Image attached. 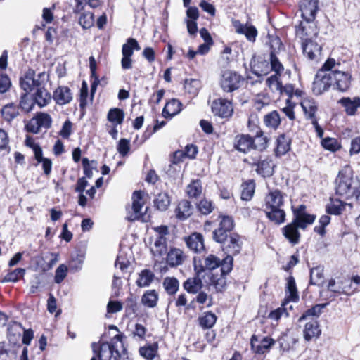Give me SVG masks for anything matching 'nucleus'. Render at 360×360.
Returning <instances> with one entry per match:
<instances>
[{
	"label": "nucleus",
	"instance_id": "61",
	"mask_svg": "<svg viewBox=\"0 0 360 360\" xmlns=\"http://www.w3.org/2000/svg\"><path fill=\"white\" fill-rule=\"evenodd\" d=\"M154 245L155 251L159 256L165 255L167 250L166 237L158 236L155 240Z\"/></svg>",
	"mask_w": 360,
	"mask_h": 360
},
{
	"label": "nucleus",
	"instance_id": "52",
	"mask_svg": "<svg viewBox=\"0 0 360 360\" xmlns=\"http://www.w3.org/2000/svg\"><path fill=\"white\" fill-rule=\"evenodd\" d=\"M158 342L149 345L148 346L141 347L139 349L140 355L147 360H153L158 354Z\"/></svg>",
	"mask_w": 360,
	"mask_h": 360
},
{
	"label": "nucleus",
	"instance_id": "20",
	"mask_svg": "<svg viewBox=\"0 0 360 360\" xmlns=\"http://www.w3.org/2000/svg\"><path fill=\"white\" fill-rule=\"evenodd\" d=\"M250 66L252 73L260 78L259 82H262V76L266 75L271 72L269 59L266 60L261 56L254 57L250 62Z\"/></svg>",
	"mask_w": 360,
	"mask_h": 360
},
{
	"label": "nucleus",
	"instance_id": "1",
	"mask_svg": "<svg viewBox=\"0 0 360 360\" xmlns=\"http://www.w3.org/2000/svg\"><path fill=\"white\" fill-rule=\"evenodd\" d=\"M218 227L212 231V239L221 245L226 255L221 259L212 253L203 256L215 257L219 261L218 270L226 278L233 269V257L240 253L243 246L242 237L234 232L235 221L233 216L220 212L217 217Z\"/></svg>",
	"mask_w": 360,
	"mask_h": 360
},
{
	"label": "nucleus",
	"instance_id": "13",
	"mask_svg": "<svg viewBox=\"0 0 360 360\" xmlns=\"http://www.w3.org/2000/svg\"><path fill=\"white\" fill-rule=\"evenodd\" d=\"M332 85V75L330 73H322L317 71L312 84V92L319 96L328 91Z\"/></svg>",
	"mask_w": 360,
	"mask_h": 360
},
{
	"label": "nucleus",
	"instance_id": "42",
	"mask_svg": "<svg viewBox=\"0 0 360 360\" xmlns=\"http://www.w3.org/2000/svg\"><path fill=\"white\" fill-rule=\"evenodd\" d=\"M269 65L271 72H274V74L283 75L285 68L277 56L274 48L271 49L269 53Z\"/></svg>",
	"mask_w": 360,
	"mask_h": 360
},
{
	"label": "nucleus",
	"instance_id": "27",
	"mask_svg": "<svg viewBox=\"0 0 360 360\" xmlns=\"http://www.w3.org/2000/svg\"><path fill=\"white\" fill-rule=\"evenodd\" d=\"M257 342V336L252 335L250 338L251 349L258 354H264L275 344V340L270 337H264L258 345L256 344Z\"/></svg>",
	"mask_w": 360,
	"mask_h": 360
},
{
	"label": "nucleus",
	"instance_id": "56",
	"mask_svg": "<svg viewBox=\"0 0 360 360\" xmlns=\"http://www.w3.org/2000/svg\"><path fill=\"white\" fill-rule=\"evenodd\" d=\"M281 76L273 74L266 78L265 81L266 86L272 92L278 91L282 85Z\"/></svg>",
	"mask_w": 360,
	"mask_h": 360
},
{
	"label": "nucleus",
	"instance_id": "39",
	"mask_svg": "<svg viewBox=\"0 0 360 360\" xmlns=\"http://www.w3.org/2000/svg\"><path fill=\"white\" fill-rule=\"evenodd\" d=\"M330 201L326 206V211L328 214L340 215L346 208L347 203L340 199L330 198Z\"/></svg>",
	"mask_w": 360,
	"mask_h": 360
},
{
	"label": "nucleus",
	"instance_id": "6",
	"mask_svg": "<svg viewBox=\"0 0 360 360\" xmlns=\"http://www.w3.org/2000/svg\"><path fill=\"white\" fill-rule=\"evenodd\" d=\"M243 161L251 167H255V172L264 179L272 176L275 172L276 166L271 155H266L264 158L261 155L250 156Z\"/></svg>",
	"mask_w": 360,
	"mask_h": 360
},
{
	"label": "nucleus",
	"instance_id": "64",
	"mask_svg": "<svg viewBox=\"0 0 360 360\" xmlns=\"http://www.w3.org/2000/svg\"><path fill=\"white\" fill-rule=\"evenodd\" d=\"M286 106L281 109L282 112L285 113V115L288 117V119L291 121H294L296 118L295 108L296 106V103L292 101L286 100L285 101Z\"/></svg>",
	"mask_w": 360,
	"mask_h": 360
},
{
	"label": "nucleus",
	"instance_id": "7",
	"mask_svg": "<svg viewBox=\"0 0 360 360\" xmlns=\"http://www.w3.org/2000/svg\"><path fill=\"white\" fill-rule=\"evenodd\" d=\"M52 118L49 114L44 112H37L25 125L26 131L32 134L39 133L41 128L48 129L52 125Z\"/></svg>",
	"mask_w": 360,
	"mask_h": 360
},
{
	"label": "nucleus",
	"instance_id": "59",
	"mask_svg": "<svg viewBox=\"0 0 360 360\" xmlns=\"http://www.w3.org/2000/svg\"><path fill=\"white\" fill-rule=\"evenodd\" d=\"M34 105L33 98L30 99L28 94L25 93L21 96L18 106L19 109L20 108L24 112L28 113L32 110Z\"/></svg>",
	"mask_w": 360,
	"mask_h": 360
},
{
	"label": "nucleus",
	"instance_id": "10",
	"mask_svg": "<svg viewBox=\"0 0 360 360\" xmlns=\"http://www.w3.org/2000/svg\"><path fill=\"white\" fill-rule=\"evenodd\" d=\"M295 33L302 42L310 39H316L319 34V28L314 21L308 22L307 20H303L295 25Z\"/></svg>",
	"mask_w": 360,
	"mask_h": 360
},
{
	"label": "nucleus",
	"instance_id": "19",
	"mask_svg": "<svg viewBox=\"0 0 360 360\" xmlns=\"http://www.w3.org/2000/svg\"><path fill=\"white\" fill-rule=\"evenodd\" d=\"M292 141L289 134L283 132L278 134L275 142L274 155L281 158L287 154L291 150Z\"/></svg>",
	"mask_w": 360,
	"mask_h": 360
},
{
	"label": "nucleus",
	"instance_id": "53",
	"mask_svg": "<svg viewBox=\"0 0 360 360\" xmlns=\"http://www.w3.org/2000/svg\"><path fill=\"white\" fill-rule=\"evenodd\" d=\"M280 349L283 352H288L297 343V340L292 336L284 335L278 339Z\"/></svg>",
	"mask_w": 360,
	"mask_h": 360
},
{
	"label": "nucleus",
	"instance_id": "51",
	"mask_svg": "<svg viewBox=\"0 0 360 360\" xmlns=\"http://www.w3.org/2000/svg\"><path fill=\"white\" fill-rule=\"evenodd\" d=\"M321 146L327 150L335 153L341 149V143L335 138L326 137L321 139Z\"/></svg>",
	"mask_w": 360,
	"mask_h": 360
},
{
	"label": "nucleus",
	"instance_id": "54",
	"mask_svg": "<svg viewBox=\"0 0 360 360\" xmlns=\"http://www.w3.org/2000/svg\"><path fill=\"white\" fill-rule=\"evenodd\" d=\"M323 266H317L310 270V283L311 285H320L323 280Z\"/></svg>",
	"mask_w": 360,
	"mask_h": 360
},
{
	"label": "nucleus",
	"instance_id": "29",
	"mask_svg": "<svg viewBox=\"0 0 360 360\" xmlns=\"http://www.w3.org/2000/svg\"><path fill=\"white\" fill-rule=\"evenodd\" d=\"M186 259L184 252L180 248L172 247L167 253L166 262L170 267L183 264Z\"/></svg>",
	"mask_w": 360,
	"mask_h": 360
},
{
	"label": "nucleus",
	"instance_id": "38",
	"mask_svg": "<svg viewBox=\"0 0 360 360\" xmlns=\"http://www.w3.org/2000/svg\"><path fill=\"white\" fill-rule=\"evenodd\" d=\"M89 68H90V77L91 79V90H90V94L91 98H93L94 94L96 91V89L100 84V79L99 76L98 75L96 72L97 70V64L96 59L94 56H90L89 58Z\"/></svg>",
	"mask_w": 360,
	"mask_h": 360
},
{
	"label": "nucleus",
	"instance_id": "8",
	"mask_svg": "<svg viewBox=\"0 0 360 360\" xmlns=\"http://www.w3.org/2000/svg\"><path fill=\"white\" fill-rule=\"evenodd\" d=\"M243 77L235 71L226 70L221 74L220 78V87L226 93H231L238 90L243 82Z\"/></svg>",
	"mask_w": 360,
	"mask_h": 360
},
{
	"label": "nucleus",
	"instance_id": "48",
	"mask_svg": "<svg viewBox=\"0 0 360 360\" xmlns=\"http://www.w3.org/2000/svg\"><path fill=\"white\" fill-rule=\"evenodd\" d=\"M215 204L213 201L206 198H202L196 203L198 211L203 215L211 214L215 209Z\"/></svg>",
	"mask_w": 360,
	"mask_h": 360
},
{
	"label": "nucleus",
	"instance_id": "12",
	"mask_svg": "<svg viewBox=\"0 0 360 360\" xmlns=\"http://www.w3.org/2000/svg\"><path fill=\"white\" fill-rule=\"evenodd\" d=\"M292 210L293 213L292 221L297 224L302 230L304 231L316 219L315 214L307 212V206L304 204L300 205L297 208L292 207Z\"/></svg>",
	"mask_w": 360,
	"mask_h": 360
},
{
	"label": "nucleus",
	"instance_id": "33",
	"mask_svg": "<svg viewBox=\"0 0 360 360\" xmlns=\"http://www.w3.org/2000/svg\"><path fill=\"white\" fill-rule=\"evenodd\" d=\"M203 191L202 181L199 179H192L186 187V194L190 199L199 198Z\"/></svg>",
	"mask_w": 360,
	"mask_h": 360
},
{
	"label": "nucleus",
	"instance_id": "34",
	"mask_svg": "<svg viewBox=\"0 0 360 360\" xmlns=\"http://www.w3.org/2000/svg\"><path fill=\"white\" fill-rule=\"evenodd\" d=\"M256 183L254 179H248L240 185V199L243 201H250L255 193Z\"/></svg>",
	"mask_w": 360,
	"mask_h": 360
},
{
	"label": "nucleus",
	"instance_id": "24",
	"mask_svg": "<svg viewBox=\"0 0 360 360\" xmlns=\"http://www.w3.org/2000/svg\"><path fill=\"white\" fill-rule=\"evenodd\" d=\"M236 32L239 34H243L250 42H255L258 34V31L255 26L252 25L243 24L239 20L232 21Z\"/></svg>",
	"mask_w": 360,
	"mask_h": 360
},
{
	"label": "nucleus",
	"instance_id": "22",
	"mask_svg": "<svg viewBox=\"0 0 360 360\" xmlns=\"http://www.w3.org/2000/svg\"><path fill=\"white\" fill-rule=\"evenodd\" d=\"M322 330L318 321L312 320L305 323L303 329V338L305 342H310L318 340Z\"/></svg>",
	"mask_w": 360,
	"mask_h": 360
},
{
	"label": "nucleus",
	"instance_id": "18",
	"mask_svg": "<svg viewBox=\"0 0 360 360\" xmlns=\"http://www.w3.org/2000/svg\"><path fill=\"white\" fill-rule=\"evenodd\" d=\"M184 240L187 248L195 253L206 252L204 236L201 233L193 232L189 236H185Z\"/></svg>",
	"mask_w": 360,
	"mask_h": 360
},
{
	"label": "nucleus",
	"instance_id": "50",
	"mask_svg": "<svg viewBox=\"0 0 360 360\" xmlns=\"http://www.w3.org/2000/svg\"><path fill=\"white\" fill-rule=\"evenodd\" d=\"M141 46L139 44L137 40L134 38H129L127 42L122 45V53L124 56H132L134 51H139Z\"/></svg>",
	"mask_w": 360,
	"mask_h": 360
},
{
	"label": "nucleus",
	"instance_id": "15",
	"mask_svg": "<svg viewBox=\"0 0 360 360\" xmlns=\"http://www.w3.org/2000/svg\"><path fill=\"white\" fill-rule=\"evenodd\" d=\"M319 0H300L299 9L302 18L308 22L314 21L319 10Z\"/></svg>",
	"mask_w": 360,
	"mask_h": 360
},
{
	"label": "nucleus",
	"instance_id": "58",
	"mask_svg": "<svg viewBox=\"0 0 360 360\" xmlns=\"http://www.w3.org/2000/svg\"><path fill=\"white\" fill-rule=\"evenodd\" d=\"M83 29L91 28L94 23V15L92 12H84L81 14L78 20Z\"/></svg>",
	"mask_w": 360,
	"mask_h": 360
},
{
	"label": "nucleus",
	"instance_id": "45",
	"mask_svg": "<svg viewBox=\"0 0 360 360\" xmlns=\"http://www.w3.org/2000/svg\"><path fill=\"white\" fill-rule=\"evenodd\" d=\"M155 275L150 269H143L139 274L136 284L139 288L148 287L153 281Z\"/></svg>",
	"mask_w": 360,
	"mask_h": 360
},
{
	"label": "nucleus",
	"instance_id": "2",
	"mask_svg": "<svg viewBox=\"0 0 360 360\" xmlns=\"http://www.w3.org/2000/svg\"><path fill=\"white\" fill-rule=\"evenodd\" d=\"M219 261L212 256H195L193 264L195 276L188 278L183 283V288L188 293L196 294L202 288V279L207 276V284L217 292H224L227 287V278L218 270Z\"/></svg>",
	"mask_w": 360,
	"mask_h": 360
},
{
	"label": "nucleus",
	"instance_id": "31",
	"mask_svg": "<svg viewBox=\"0 0 360 360\" xmlns=\"http://www.w3.org/2000/svg\"><path fill=\"white\" fill-rule=\"evenodd\" d=\"M264 212L266 218L276 225H280L285 221L286 214L282 207L265 208Z\"/></svg>",
	"mask_w": 360,
	"mask_h": 360
},
{
	"label": "nucleus",
	"instance_id": "60",
	"mask_svg": "<svg viewBox=\"0 0 360 360\" xmlns=\"http://www.w3.org/2000/svg\"><path fill=\"white\" fill-rule=\"evenodd\" d=\"M25 274V269L22 268H17L13 271L8 272L4 278L7 282H17L22 278Z\"/></svg>",
	"mask_w": 360,
	"mask_h": 360
},
{
	"label": "nucleus",
	"instance_id": "32",
	"mask_svg": "<svg viewBox=\"0 0 360 360\" xmlns=\"http://www.w3.org/2000/svg\"><path fill=\"white\" fill-rule=\"evenodd\" d=\"M182 110V103L176 98L167 101L162 110V116L166 119H172Z\"/></svg>",
	"mask_w": 360,
	"mask_h": 360
},
{
	"label": "nucleus",
	"instance_id": "57",
	"mask_svg": "<svg viewBox=\"0 0 360 360\" xmlns=\"http://www.w3.org/2000/svg\"><path fill=\"white\" fill-rule=\"evenodd\" d=\"M139 309V305L138 304L136 299L130 295L126 299L125 301V311L128 315H134V316H139L138 310Z\"/></svg>",
	"mask_w": 360,
	"mask_h": 360
},
{
	"label": "nucleus",
	"instance_id": "63",
	"mask_svg": "<svg viewBox=\"0 0 360 360\" xmlns=\"http://www.w3.org/2000/svg\"><path fill=\"white\" fill-rule=\"evenodd\" d=\"M283 306L284 304H283L282 307L271 311L268 314L267 318L278 323L283 314H285V316H288V312Z\"/></svg>",
	"mask_w": 360,
	"mask_h": 360
},
{
	"label": "nucleus",
	"instance_id": "28",
	"mask_svg": "<svg viewBox=\"0 0 360 360\" xmlns=\"http://www.w3.org/2000/svg\"><path fill=\"white\" fill-rule=\"evenodd\" d=\"M53 99L56 104L65 105L69 104L73 98L71 89L67 86H58L53 92Z\"/></svg>",
	"mask_w": 360,
	"mask_h": 360
},
{
	"label": "nucleus",
	"instance_id": "16",
	"mask_svg": "<svg viewBox=\"0 0 360 360\" xmlns=\"http://www.w3.org/2000/svg\"><path fill=\"white\" fill-rule=\"evenodd\" d=\"M306 120L313 121L319 119L318 116L319 104L312 97H305L300 103Z\"/></svg>",
	"mask_w": 360,
	"mask_h": 360
},
{
	"label": "nucleus",
	"instance_id": "5",
	"mask_svg": "<svg viewBox=\"0 0 360 360\" xmlns=\"http://www.w3.org/2000/svg\"><path fill=\"white\" fill-rule=\"evenodd\" d=\"M353 169L349 165L344 166L338 172L335 179V194L345 200L354 196V189L352 186Z\"/></svg>",
	"mask_w": 360,
	"mask_h": 360
},
{
	"label": "nucleus",
	"instance_id": "4",
	"mask_svg": "<svg viewBox=\"0 0 360 360\" xmlns=\"http://www.w3.org/2000/svg\"><path fill=\"white\" fill-rule=\"evenodd\" d=\"M269 141V139L264 135L263 130L258 127L255 136L237 134L233 140V149L243 154H248L252 150L262 153L267 149Z\"/></svg>",
	"mask_w": 360,
	"mask_h": 360
},
{
	"label": "nucleus",
	"instance_id": "49",
	"mask_svg": "<svg viewBox=\"0 0 360 360\" xmlns=\"http://www.w3.org/2000/svg\"><path fill=\"white\" fill-rule=\"evenodd\" d=\"M165 292L169 295H175L179 288V280L175 277H165L162 283Z\"/></svg>",
	"mask_w": 360,
	"mask_h": 360
},
{
	"label": "nucleus",
	"instance_id": "55",
	"mask_svg": "<svg viewBox=\"0 0 360 360\" xmlns=\"http://www.w3.org/2000/svg\"><path fill=\"white\" fill-rule=\"evenodd\" d=\"M287 291L289 292V295L288 297V301H292L295 302L298 301L299 295L295 283V280L292 276H290L288 278Z\"/></svg>",
	"mask_w": 360,
	"mask_h": 360
},
{
	"label": "nucleus",
	"instance_id": "35",
	"mask_svg": "<svg viewBox=\"0 0 360 360\" xmlns=\"http://www.w3.org/2000/svg\"><path fill=\"white\" fill-rule=\"evenodd\" d=\"M36 92L32 95V98L39 107L46 106L51 100V95L44 86H39L36 88Z\"/></svg>",
	"mask_w": 360,
	"mask_h": 360
},
{
	"label": "nucleus",
	"instance_id": "23",
	"mask_svg": "<svg viewBox=\"0 0 360 360\" xmlns=\"http://www.w3.org/2000/svg\"><path fill=\"white\" fill-rule=\"evenodd\" d=\"M338 104L343 109L345 114L348 116H355L360 108V96L342 97L338 101Z\"/></svg>",
	"mask_w": 360,
	"mask_h": 360
},
{
	"label": "nucleus",
	"instance_id": "62",
	"mask_svg": "<svg viewBox=\"0 0 360 360\" xmlns=\"http://www.w3.org/2000/svg\"><path fill=\"white\" fill-rule=\"evenodd\" d=\"M88 85L85 81L82 83L80 94L79 98L80 110H84L87 105Z\"/></svg>",
	"mask_w": 360,
	"mask_h": 360
},
{
	"label": "nucleus",
	"instance_id": "43",
	"mask_svg": "<svg viewBox=\"0 0 360 360\" xmlns=\"http://www.w3.org/2000/svg\"><path fill=\"white\" fill-rule=\"evenodd\" d=\"M1 112L3 119L8 122H11L19 115V106L13 103L6 104L3 107Z\"/></svg>",
	"mask_w": 360,
	"mask_h": 360
},
{
	"label": "nucleus",
	"instance_id": "44",
	"mask_svg": "<svg viewBox=\"0 0 360 360\" xmlns=\"http://www.w3.org/2000/svg\"><path fill=\"white\" fill-rule=\"evenodd\" d=\"M327 303L316 304L311 308L305 310L298 319L299 322L307 319L309 317L318 318L322 314L323 309L327 306Z\"/></svg>",
	"mask_w": 360,
	"mask_h": 360
},
{
	"label": "nucleus",
	"instance_id": "30",
	"mask_svg": "<svg viewBox=\"0 0 360 360\" xmlns=\"http://www.w3.org/2000/svg\"><path fill=\"white\" fill-rule=\"evenodd\" d=\"M193 207L191 202L186 199L181 200L175 210L176 218L180 221H184L193 214Z\"/></svg>",
	"mask_w": 360,
	"mask_h": 360
},
{
	"label": "nucleus",
	"instance_id": "46",
	"mask_svg": "<svg viewBox=\"0 0 360 360\" xmlns=\"http://www.w3.org/2000/svg\"><path fill=\"white\" fill-rule=\"evenodd\" d=\"M158 294L155 290H146L141 297V303L149 308H154L158 302Z\"/></svg>",
	"mask_w": 360,
	"mask_h": 360
},
{
	"label": "nucleus",
	"instance_id": "14",
	"mask_svg": "<svg viewBox=\"0 0 360 360\" xmlns=\"http://www.w3.org/2000/svg\"><path fill=\"white\" fill-rule=\"evenodd\" d=\"M333 86L340 92H347L351 87L352 75L349 72L335 70L331 72Z\"/></svg>",
	"mask_w": 360,
	"mask_h": 360
},
{
	"label": "nucleus",
	"instance_id": "9",
	"mask_svg": "<svg viewBox=\"0 0 360 360\" xmlns=\"http://www.w3.org/2000/svg\"><path fill=\"white\" fill-rule=\"evenodd\" d=\"M211 110L214 116L229 120L232 117L234 112L233 100L224 98L214 99Z\"/></svg>",
	"mask_w": 360,
	"mask_h": 360
},
{
	"label": "nucleus",
	"instance_id": "3",
	"mask_svg": "<svg viewBox=\"0 0 360 360\" xmlns=\"http://www.w3.org/2000/svg\"><path fill=\"white\" fill-rule=\"evenodd\" d=\"M124 338L125 335L119 333L110 342H93L91 347L94 356L91 360H124L127 356Z\"/></svg>",
	"mask_w": 360,
	"mask_h": 360
},
{
	"label": "nucleus",
	"instance_id": "40",
	"mask_svg": "<svg viewBox=\"0 0 360 360\" xmlns=\"http://www.w3.org/2000/svg\"><path fill=\"white\" fill-rule=\"evenodd\" d=\"M263 122L267 128L276 130L281 124V118L277 110H272L264 116Z\"/></svg>",
	"mask_w": 360,
	"mask_h": 360
},
{
	"label": "nucleus",
	"instance_id": "11",
	"mask_svg": "<svg viewBox=\"0 0 360 360\" xmlns=\"http://www.w3.org/2000/svg\"><path fill=\"white\" fill-rule=\"evenodd\" d=\"M303 56L309 61L318 63L322 56L323 46L316 39H310L300 42Z\"/></svg>",
	"mask_w": 360,
	"mask_h": 360
},
{
	"label": "nucleus",
	"instance_id": "37",
	"mask_svg": "<svg viewBox=\"0 0 360 360\" xmlns=\"http://www.w3.org/2000/svg\"><path fill=\"white\" fill-rule=\"evenodd\" d=\"M154 207L160 211H166L171 204V196L166 191L158 193L153 200Z\"/></svg>",
	"mask_w": 360,
	"mask_h": 360
},
{
	"label": "nucleus",
	"instance_id": "21",
	"mask_svg": "<svg viewBox=\"0 0 360 360\" xmlns=\"http://www.w3.org/2000/svg\"><path fill=\"white\" fill-rule=\"evenodd\" d=\"M35 71L29 68L20 79V87L29 94L32 92L35 88L39 87L41 85V82L35 78Z\"/></svg>",
	"mask_w": 360,
	"mask_h": 360
},
{
	"label": "nucleus",
	"instance_id": "25",
	"mask_svg": "<svg viewBox=\"0 0 360 360\" xmlns=\"http://www.w3.org/2000/svg\"><path fill=\"white\" fill-rule=\"evenodd\" d=\"M285 194L278 188L271 189L264 198L265 208L283 207Z\"/></svg>",
	"mask_w": 360,
	"mask_h": 360
},
{
	"label": "nucleus",
	"instance_id": "36",
	"mask_svg": "<svg viewBox=\"0 0 360 360\" xmlns=\"http://www.w3.org/2000/svg\"><path fill=\"white\" fill-rule=\"evenodd\" d=\"M201 88V82L198 79H186L184 84V93L188 95V98L195 97Z\"/></svg>",
	"mask_w": 360,
	"mask_h": 360
},
{
	"label": "nucleus",
	"instance_id": "26",
	"mask_svg": "<svg viewBox=\"0 0 360 360\" xmlns=\"http://www.w3.org/2000/svg\"><path fill=\"white\" fill-rule=\"evenodd\" d=\"M299 229L300 226L292 221L281 229L283 236L292 245H297L300 242L301 233Z\"/></svg>",
	"mask_w": 360,
	"mask_h": 360
},
{
	"label": "nucleus",
	"instance_id": "41",
	"mask_svg": "<svg viewBox=\"0 0 360 360\" xmlns=\"http://www.w3.org/2000/svg\"><path fill=\"white\" fill-rule=\"evenodd\" d=\"M217 316L211 311L204 312L198 319L199 326L204 330L211 329L216 323Z\"/></svg>",
	"mask_w": 360,
	"mask_h": 360
},
{
	"label": "nucleus",
	"instance_id": "47",
	"mask_svg": "<svg viewBox=\"0 0 360 360\" xmlns=\"http://www.w3.org/2000/svg\"><path fill=\"white\" fill-rule=\"evenodd\" d=\"M107 119L115 127L121 124L124 119V110L119 108H110L108 112Z\"/></svg>",
	"mask_w": 360,
	"mask_h": 360
},
{
	"label": "nucleus",
	"instance_id": "17",
	"mask_svg": "<svg viewBox=\"0 0 360 360\" xmlns=\"http://www.w3.org/2000/svg\"><path fill=\"white\" fill-rule=\"evenodd\" d=\"M131 199V207L134 214V218L132 220H141V221L147 222L150 217H147L146 214L141 212L145 205L143 191L141 190L134 191Z\"/></svg>",
	"mask_w": 360,
	"mask_h": 360
}]
</instances>
